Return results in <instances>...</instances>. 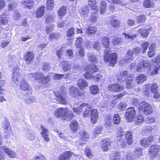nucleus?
Returning <instances> with one entry per match:
<instances>
[{"label":"nucleus","mask_w":160,"mask_h":160,"mask_svg":"<svg viewBox=\"0 0 160 160\" xmlns=\"http://www.w3.org/2000/svg\"><path fill=\"white\" fill-rule=\"evenodd\" d=\"M89 61L93 62H97V59L96 56L93 53H89L88 55Z\"/></svg>","instance_id":"37998d69"},{"label":"nucleus","mask_w":160,"mask_h":160,"mask_svg":"<svg viewBox=\"0 0 160 160\" xmlns=\"http://www.w3.org/2000/svg\"><path fill=\"white\" fill-rule=\"evenodd\" d=\"M126 107V104L124 102H122L120 103L118 105V108L122 110H124L125 109Z\"/></svg>","instance_id":"680f3d73"},{"label":"nucleus","mask_w":160,"mask_h":160,"mask_svg":"<svg viewBox=\"0 0 160 160\" xmlns=\"http://www.w3.org/2000/svg\"><path fill=\"white\" fill-rule=\"evenodd\" d=\"M34 58L33 54L31 52H28L24 56V58L28 64H30L31 62H32Z\"/></svg>","instance_id":"f3484780"},{"label":"nucleus","mask_w":160,"mask_h":160,"mask_svg":"<svg viewBox=\"0 0 160 160\" xmlns=\"http://www.w3.org/2000/svg\"><path fill=\"white\" fill-rule=\"evenodd\" d=\"M134 153L137 157L141 156L142 154V150L139 148H136L134 150Z\"/></svg>","instance_id":"8fccbe9b"},{"label":"nucleus","mask_w":160,"mask_h":160,"mask_svg":"<svg viewBox=\"0 0 160 160\" xmlns=\"http://www.w3.org/2000/svg\"><path fill=\"white\" fill-rule=\"evenodd\" d=\"M91 93L93 94H97L99 91V89L97 86L93 85L89 88Z\"/></svg>","instance_id":"ea45409f"},{"label":"nucleus","mask_w":160,"mask_h":160,"mask_svg":"<svg viewBox=\"0 0 160 160\" xmlns=\"http://www.w3.org/2000/svg\"><path fill=\"white\" fill-rule=\"evenodd\" d=\"M54 4L53 0H48L46 3V8L48 10H52L54 7Z\"/></svg>","instance_id":"393cba45"},{"label":"nucleus","mask_w":160,"mask_h":160,"mask_svg":"<svg viewBox=\"0 0 160 160\" xmlns=\"http://www.w3.org/2000/svg\"><path fill=\"white\" fill-rule=\"evenodd\" d=\"M98 116L91 115V121L93 124H95L97 121Z\"/></svg>","instance_id":"338daca9"},{"label":"nucleus","mask_w":160,"mask_h":160,"mask_svg":"<svg viewBox=\"0 0 160 160\" xmlns=\"http://www.w3.org/2000/svg\"><path fill=\"white\" fill-rule=\"evenodd\" d=\"M91 79H93L95 81H98L101 79L102 77V75L100 74L90 76Z\"/></svg>","instance_id":"bf43d9fd"},{"label":"nucleus","mask_w":160,"mask_h":160,"mask_svg":"<svg viewBox=\"0 0 160 160\" xmlns=\"http://www.w3.org/2000/svg\"><path fill=\"white\" fill-rule=\"evenodd\" d=\"M45 18L46 22L48 23L52 22L54 20V15L52 14L48 13L46 14Z\"/></svg>","instance_id":"c85d7f7f"},{"label":"nucleus","mask_w":160,"mask_h":160,"mask_svg":"<svg viewBox=\"0 0 160 160\" xmlns=\"http://www.w3.org/2000/svg\"><path fill=\"white\" fill-rule=\"evenodd\" d=\"M88 3L91 9H94L96 8V2L95 0H88Z\"/></svg>","instance_id":"4c0bfd02"},{"label":"nucleus","mask_w":160,"mask_h":160,"mask_svg":"<svg viewBox=\"0 0 160 160\" xmlns=\"http://www.w3.org/2000/svg\"><path fill=\"white\" fill-rule=\"evenodd\" d=\"M21 17V13L19 12H14L13 15V18L14 20H19Z\"/></svg>","instance_id":"13d9d810"},{"label":"nucleus","mask_w":160,"mask_h":160,"mask_svg":"<svg viewBox=\"0 0 160 160\" xmlns=\"http://www.w3.org/2000/svg\"><path fill=\"white\" fill-rule=\"evenodd\" d=\"M143 5L146 8H149L151 6V2L150 0H145L143 1Z\"/></svg>","instance_id":"603ef678"},{"label":"nucleus","mask_w":160,"mask_h":160,"mask_svg":"<svg viewBox=\"0 0 160 160\" xmlns=\"http://www.w3.org/2000/svg\"><path fill=\"white\" fill-rule=\"evenodd\" d=\"M138 110L143 112L145 114L148 115L152 113V107L149 103L146 101H142L138 106Z\"/></svg>","instance_id":"20e7f679"},{"label":"nucleus","mask_w":160,"mask_h":160,"mask_svg":"<svg viewBox=\"0 0 160 160\" xmlns=\"http://www.w3.org/2000/svg\"><path fill=\"white\" fill-rule=\"evenodd\" d=\"M100 13L102 14H104L106 10V3L105 1L102 0L100 1Z\"/></svg>","instance_id":"5701e85b"},{"label":"nucleus","mask_w":160,"mask_h":160,"mask_svg":"<svg viewBox=\"0 0 160 160\" xmlns=\"http://www.w3.org/2000/svg\"><path fill=\"white\" fill-rule=\"evenodd\" d=\"M133 81V80L131 78L129 79L126 80L125 82L126 83V88H127L130 89L132 87Z\"/></svg>","instance_id":"c03bdc74"},{"label":"nucleus","mask_w":160,"mask_h":160,"mask_svg":"<svg viewBox=\"0 0 160 160\" xmlns=\"http://www.w3.org/2000/svg\"><path fill=\"white\" fill-rule=\"evenodd\" d=\"M59 65L62 70L65 71H69L72 68V65L70 63L64 60L62 62H60Z\"/></svg>","instance_id":"f8f14e48"},{"label":"nucleus","mask_w":160,"mask_h":160,"mask_svg":"<svg viewBox=\"0 0 160 160\" xmlns=\"http://www.w3.org/2000/svg\"><path fill=\"white\" fill-rule=\"evenodd\" d=\"M97 30V28L94 27H88L87 29L86 32L88 35H90L94 33Z\"/></svg>","instance_id":"473e14b6"},{"label":"nucleus","mask_w":160,"mask_h":160,"mask_svg":"<svg viewBox=\"0 0 160 160\" xmlns=\"http://www.w3.org/2000/svg\"><path fill=\"white\" fill-rule=\"evenodd\" d=\"M126 159L127 160H135V156L132 154L129 153L126 155Z\"/></svg>","instance_id":"4d7b16f0"},{"label":"nucleus","mask_w":160,"mask_h":160,"mask_svg":"<svg viewBox=\"0 0 160 160\" xmlns=\"http://www.w3.org/2000/svg\"><path fill=\"white\" fill-rule=\"evenodd\" d=\"M141 144L144 146H148L150 143H149L147 138H144L141 140Z\"/></svg>","instance_id":"0e129e2a"},{"label":"nucleus","mask_w":160,"mask_h":160,"mask_svg":"<svg viewBox=\"0 0 160 160\" xmlns=\"http://www.w3.org/2000/svg\"><path fill=\"white\" fill-rule=\"evenodd\" d=\"M89 8V7H84L82 8L81 12V14L84 18L88 16V13L90 11Z\"/></svg>","instance_id":"72a5a7b5"},{"label":"nucleus","mask_w":160,"mask_h":160,"mask_svg":"<svg viewBox=\"0 0 160 160\" xmlns=\"http://www.w3.org/2000/svg\"><path fill=\"white\" fill-rule=\"evenodd\" d=\"M24 100L26 103L29 104H31L36 102V99L34 97L31 96L29 97H25Z\"/></svg>","instance_id":"bb28decb"},{"label":"nucleus","mask_w":160,"mask_h":160,"mask_svg":"<svg viewBox=\"0 0 160 160\" xmlns=\"http://www.w3.org/2000/svg\"><path fill=\"white\" fill-rule=\"evenodd\" d=\"M12 80L16 84L20 83L22 79V76L19 72V69L18 67H15L13 68Z\"/></svg>","instance_id":"0eeeda50"},{"label":"nucleus","mask_w":160,"mask_h":160,"mask_svg":"<svg viewBox=\"0 0 160 160\" xmlns=\"http://www.w3.org/2000/svg\"><path fill=\"white\" fill-rule=\"evenodd\" d=\"M66 10L67 8L66 7H62L58 10V14L61 19L62 17L64 16L66 14Z\"/></svg>","instance_id":"2f4dec72"},{"label":"nucleus","mask_w":160,"mask_h":160,"mask_svg":"<svg viewBox=\"0 0 160 160\" xmlns=\"http://www.w3.org/2000/svg\"><path fill=\"white\" fill-rule=\"evenodd\" d=\"M135 119V120L137 121V124H138V122H142L144 121V118L142 115H139V116H137Z\"/></svg>","instance_id":"e2e57ef3"},{"label":"nucleus","mask_w":160,"mask_h":160,"mask_svg":"<svg viewBox=\"0 0 160 160\" xmlns=\"http://www.w3.org/2000/svg\"><path fill=\"white\" fill-rule=\"evenodd\" d=\"M147 78L146 77L144 74H141L136 78L137 82L139 84L142 83Z\"/></svg>","instance_id":"c9c22d12"},{"label":"nucleus","mask_w":160,"mask_h":160,"mask_svg":"<svg viewBox=\"0 0 160 160\" xmlns=\"http://www.w3.org/2000/svg\"><path fill=\"white\" fill-rule=\"evenodd\" d=\"M25 137L27 140L32 141L35 139V135L32 131L27 130L25 132Z\"/></svg>","instance_id":"2eb2a0df"},{"label":"nucleus","mask_w":160,"mask_h":160,"mask_svg":"<svg viewBox=\"0 0 160 160\" xmlns=\"http://www.w3.org/2000/svg\"><path fill=\"white\" fill-rule=\"evenodd\" d=\"M133 52L131 50L128 51L125 56V58L127 60H132L133 59Z\"/></svg>","instance_id":"58836bf2"},{"label":"nucleus","mask_w":160,"mask_h":160,"mask_svg":"<svg viewBox=\"0 0 160 160\" xmlns=\"http://www.w3.org/2000/svg\"><path fill=\"white\" fill-rule=\"evenodd\" d=\"M120 121V117L118 114L114 115L113 118V122L116 124L119 123Z\"/></svg>","instance_id":"49530a36"},{"label":"nucleus","mask_w":160,"mask_h":160,"mask_svg":"<svg viewBox=\"0 0 160 160\" xmlns=\"http://www.w3.org/2000/svg\"><path fill=\"white\" fill-rule=\"evenodd\" d=\"M148 66V61H143L142 63H139L137 69L138 72H145L146 71Z\"/></svg>","instance_id":"9b49d317"},{"label":"nucleus","mask_w":160,"mask_h":160,"mask_svg":"<svg viewBox=\"0 0 160 160\" xmlns=\"http://www.w3.org/2000/svg\"><path fill=\"white\" fill-rule=\"evenodd\" d=\"M2 122L4 125V129L10 131L11 128L10 126V124L9 121L7 120H5L3 121Z\"/></svg>","instance_id":"de8ad7c7"},{"label":"nucleus","mask_w":160,"mask_h":160,"mask_svg":"<svg viewBox=\"0 0 160 160\" xmlns=\"http://www.w3.org/2000/svg\"><path fill=\"white\" fill-rule=\"evenodd\" d=\"M55 116L58 118H62L63 120L70 121L73 117L72 112L68 110V108H59L55 111Z\"/></svg>","instance_id":"f257e3e1"},{"label":"nucleus","mask_w":160,"mask_h":160,"mask_svg":"<svg viewBox=\"0 0 160 160\" xmlns=\"http://www.w3.org/2000/svg\"><path fill=\"white\" fill-rule=\"evenodd\" d=\"M77 85L81 89L85 88L88 86V82L84 79L79 78L77 81Z\"/></svg>","instance_id":"a211bd4d"},{"label":"nucleus","mask_w":160,"mask_h":160,"mask_svg":"<svg viewBox=\"0 0 160 160\" xmlns=\"http://www.w3.org/2000/svg\"><path fill=\"white\" fill-rule=\"evenodd\" d=\"M103 143L102 146V148L104 151H108L111 147V142H110L102 141Z\"/></svg>","instance_id":"cd10ccee"},{"label":"nucleus","mask_w":160,"mask_h":160,"mask_svg":"<svg viewBox=\"0 0 160 160\" xmlns=\"http://www.w3.org/2000/svg\"><path fill=\"white\" fill-rule=\"evenodd\" d=\"M159 151L160 152V145L154 144L152 145L149 149V156L153 158H155L158 154Z\"/></svg>","instance_id":"6e6552de"},{"label":"nucleus","mask_w":160,"mask_h":160,"mask_svg":"<svg viewBox=\"0 0 160 160\" xmlns=\"http://www.w3.org/2000/svg\"><path fill=\"white\" fill-rule=\"evenodd\" d=\"M70 126L71 130L75 132L77 130L78 128V123L77 121L73 120L72 121Z\"/></svg>","instance_id":"a878e982"},{"label":"nucleus","mask_w":160,"mask_h":160,"mask_svg":"<svg viewBox=\"0 0 160 160\" xmlns=\"http://www.w3.org/2000/svg\"><path fill=\"white\" fill-rule=\"evenodd\" d=\"M22 4L25 8L30 9L34 5L33 2L32 0H24L22 2Z\"/></svg>","instance_id":"6ab92c4d"},{"label":"nucleus","mask_w":160,"mask_h":160,"mask_svg":"<svg viewBox=\"0 0 160 160\" xmlns=\"http://www.w3.org/2000/svg\"><path fill=\"white\" fill-rule=\"evenodd\" d=\"M104 59L106 62H109L110 66H113L116 63L117 55L115 52L110 53L108 50H105L104 54Z\"/></svg>","instance_id":"f03ea898"},{"label":"nucleus","mask_w":160,"mask_h":160,"mask_svg":"<svg viewBox=\"0 0 160 160\" xmlns=\"http://www.w3.org/2000/svg\"><path fill=\"white\" fill-rule=\"evenodd\" d=\"M64 48H61L58 50L57 52V55L59 58H63L62 55L65 52V51L64 50Z\"/></svg>","instance_id":"a18cd8bd"},{"label":"nucleus","mask_w":160,"mask_h":160,"mask_svg":"<svg viewBox=\"0 0 160 160\" xmlns=\"http://www.w3.org/2000/svg\"><path fill=\"white\" fill-rule=\"evenodd\" d=\"M87 105L88 104L87 103H82L77 108H74L73 109V110L75 112L77 113H78L79 112H82V109L83 107L87 106Z\"/></svg>","instance_id":"e433bc0d"},{"label":"nucleus","mask_w":160,"mask_h":160,"mask_svg":"<svg viewBox=\"0 0 160 160\" xmlns=\"http://www.w3.org/2000/svg\"><path fill=\"white\" fill-rule=\"evenodd\" d=\"M103 127L102 126H99L95 128L93 133L95 134H97L101 133V132L102 130Z\"/></svg>","instance_id":"09e8293b"},{"label":"nucleus","mask_w":160,"mask_h":160,"mask_svg":"<svg viewBox=\"0 0 160 160\" xmlns=\"http://www.w3.org/2000/svg\"><path fill=\"white\" fill-rule=\"evenodd\" d=\"M138 32L140 35L144 38H147L148 36L149 32L147 29L143 30L141 29L138 30Z\"/></svg>","instance_id":"f704fd0d"},{"label":"nucleus","mask_w":160,"mask_h":160,"mask_svg":"<svg viewBox=\"0 0 160 160\" xmlns=\"http://www.w3.org/2000/svg\"><path fill=\"white\" fill-rule=\"evenodd\" d=\"M45 8L44 5H42L38 8L36 13L37 18H41L43 16L44 14Z\"/></svg>","instance_id":"412c9836"},{"label":"nucleus","mask_w":160,"mask_h":160,"mask_svg":"<svg viewBox=\"0 0 160 160\" xmlns=\"http://www.w3.org/2000/svg\"><path fill=\"white\" fill-rule=\"evenodd\" d=\"M98 69L94 64H92L89 65L87 69V73L89 74H93L97 72Z\"/></svg>","instance_id":"b1692460"},{"label":"nucleus","mask_w":160,"mask_h":160,"mask_svg":"<svg viewBox=\"0 0 160 160\" xmlns=\"http://www.w3.org/2000/svg\"><path fill=\"white\" fill-rule=\"evenodd\" d=\"M70 95L74 98H76L78 95V90L74 86L71 87L69 89Z\"/></svg>","instance_id":"aec40b11"},{"label":"nucleus","mask_w":160,"mask_h":160,"mask_svg":"<svg viewBox=\"0 0 160 160\" xmlns=\"http://www.w3.org/2000/svg\"><path fill=\"white\" fill-rule=\"evenodd\" d=\"M122 40L120 38H114L113 39V43L115 45H117L122 42Z\"/></svg>","instance_id":"6e6d98bb"},{"label":"nucleus","mask_w":160,"mask_h":160,"mask_svg":"<svg viewBox=\"0 0 160 160\" xmlns=\"http://www.w3.org/2000/svg\"><path fill=\"white\" fill-rule=\"evenodd\" d=\"M60 37L59 33H51L49 36V40L52 41L53 39H58Z\"/></svg>","instance_id":"a19ab883"},{"label":"nucleus","mask_w":160,"mask_h":160,"mask_svg":"<svg viewBox=\"0 0 160 160\" xmlns=\"http://www.w3.org/2000/svg\"><path fill=\"white\" fill-rule=\"evenodd\" d=\"M146 19V17L145 15H141L137 17V22L138 23L144 22Z\"/></svg>","instance_id":"79ce46f5"},{"label":"nucleus","mask_w":160,"mask_h":160,"mask_svg":"<svg viewBox=\"0 0 160 160\" xmlns=\"http://www.w3.org/2000/svg\"><path fill=\"white\" fill-rule=\"evenodd\" d=\"M123 86L118 83H112L108 86V90L111 92H119L122 90Z\"/></svg>","instance_id":"1a4fd4ad"},{"label":"nucleus","mask_w":160,"mask_h":160,"mask_svg":"<svg viewBox=\"0 0 160 160\" xmlns=\"http://www.w3.org/2000/svg\"><path fill=\"white\" fill-rule=\"evenodd\" d=\"M110 23L112 26L114 28L118 27L119 25V22L117 20H112L111 21V22H110Z\"/></svg>","instance_id":"69168bd1"},{"label":"nucleus","mask_w":160,"mask_h":160,"mask_svg":"<svg viewBox=\"0 0 160 160\" xmlns=\"http://www.w3.org/2000/svg\"><path fill=\"white\" fill-rule=\"evenodd\" d=\"M136 111L133 108L128 109L125 113V117L128 122H132L135 119Z\"/></svg>","instance_id":"423d86ee"},{"label":"nucleus","mask_w":160,"mask_h":160,"mask_svg":"<svg viewBox=\"0 0 160 160\" xmlns=\"http://www.w3.org/2000/svg\"><path fill=\"white\" fill-rule=\"evenodd\" d=\"M132 132L131 131H128L127 132L125 135V138L127 142V143L128 144H131L133 142V139L132 137Z\"/></svg>","instance_id":"4be33fe9"},{"label":"nucleus","mask_w":160,"mask_h":160,"mask_svg":"<svg viewBox=\"0 0 160 160\" xmlns=\"http://www.w3.org/2000/svg\"><path fill=\"white\" fill-rule=\"evenodd\" d=\"M40 129L42 131L41 133V136L46 142H48L49 140V138L48 137L49 132L48 130L42 125L41 126Z\"/></svg>","instance_id":"ddd939ff"},{"label":"nucleus","mask_w":160,"mask_h":160,"mask_svg":"<svg viewBox=\"0 0 160 160\" xmlns=\"http://www.w3.org/2000/svg\"><path fill=\"white\" fill-rule=\"evenodd\" d=\"M29 77L30 78H33L36 80H41L43 83H45L48 82L50 79L48 74V76L44 77L42 73L39 72H36L34 73H30L29 74Z\"/></svg>","instance_id":"7ed1b4c3"},{"label":"nucleus","mask_w":160,"mask_h":160,"mask_svg":"<svg viewBox=\"0 0 160 160\" xmlns=\"http://www.w3.org/2000/svg\"><path fill=\"white\" fill-rule=\"evenodd\" d=\"M0 148L10 157L12 158H17V155L15 152L6 146H1Z\"/></svg>","instance_id":"9d476101"},{"label":"nucleus","mask_w":160,"mask_h":160,"mask_svg":"<svg viewBox=\"0 0 160 160\" xmlns=\"http://www.w3.org/2000/svg\"><path fill=\"white\" fill-rule=\"evenodd\" d=\"M82 38H78L76 41L75 46L78 48H80L81 46Z\"/></svg>","instance_id":"052dcab7"},{"label":"nucleus","mask_w":160,"mask_h":160,"mask_svg":"<svg viewBox=\"0 0 160 160\" xmlns=\"http://www.w3.org/2000/svg\"><path fill=\"white\" fill-rule=\"evenodd\" d=\"M20 88L23 90H27L31 87L27 83L24 79H22V80L20 82Z\"/></svg>","instance_id":"7c9ffc66"},{"label":"nucleus","mask_w":160,"mask_h":160,"mask_svg":"<svg viewBox=\"0 0 160 160\" xmlns=\"http://www.w3.org/2000/svg\"><path fill=\"white\" fill-rule=\"evenodd\" d=\"M101 42L104 47L106 48H109L110 42L108 37H103L101 40Z\"/></svg>","instance_id":"c756f323"},{"label":"nucleus","mask_w":160,"mask_h":160,"mask_svg":"<svg viewBox=\"0 0 160 160\" xmlns=\"http://www.w3.org/2000/svg\"><path fill=\"white\" fill-rule=\"evenodd\" d=\"M35 160H45V158L42 154H39L35 157Z\"/></svg>","instance_id":"774afa93"},{"label":"nucleus","mask_w":160,"mask_h":160,"mask_svg":"<svg viewBox=\"0 0 160 160\" xmlns=\"http://www.w3.org/2000/svg\"><path fill=\"white\" fill-rule=\"evenodd\" d=\"M74 34V28H72L67 31V36L68 37L72 36Z\"/></svg>","instance_id":"5fc2aeb1"},{"label":"nucleus","mask_w":160,"mask_h":160,"mask_svg":"<svg viewBox=\"0 0 160 160\" xmlns=\"http://www.w3.org/2000/svg\"><path fill=\"white\" fill-rule=\"evenodd\" d=\"M129 77L128 72L127 71H122L120 73L118 79V81L122 82L125 80L126 81L127 80L126 78Z\"/></svg>","instance_id":"4468645a"},{"label":"nucleus","mask_w":160,"mask_h":160,"mask_svg":"<svg viewBox=\"0 0 160 160\" xmlns=\"http://www.w3.org/2000/svg\"><path fill=\"white\" fill-rule=\"evenodd\" d=\"M76 55L78 56L80 58H82L84 56V50L82 48H80L78 51V53H76Z\"/></svg>","instance_id":"864d4df0"},{"label":"nucleus","mask_w":160,"mask_h":160,"mask_svg":"<svg viewBox=\"0 0 160 160\" xmlns=\"http://www.w3.org/2000/svg\"><path fill=\"white\" fill-rule=\"evenodd\" d=\"M81 138L83 141H87V139L89 138V135L87 132H83Z\"/></svg>","instance_id":"3c124183"},{"label":"nucleus","mask_w":160,"mask_h":160,"mask_svg":"<svg viewBox=\"0 0 160 160\" xmlns=\"http://www.w3.org/2000/svg\"><path fill=\"white\" fill-rule=\"evenodd\" d=\"M73 153L70 151L65 152L59 157V160H69L71 157Z\"/></svg>","instance_id":"dca6fc26"},{"label":"nucleus","mask_w":160,"mask_h":160,"mask_svg":"<svg viewBox=\"0 0 160 160\" xmlns=\"http://www.w3.org/2000/svg\"><path fill=\"white\" fill-rule=\"evenodd\" d=\"M66 93V90L63 88H62L60 92H55L56 100L63 104H67V101L65 98L62 95H65Z\"/></svg>","instance_id":"39448f33"}]
</instances>
